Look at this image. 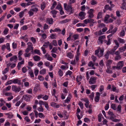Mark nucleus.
Returning <instances> with one entry per match:
<instances>
[{
	"mask_svg": "<svg viewBox=\"0 0 126 126\" xmlns=\"http://www.w3.org/2000/svg\"><path fill=\"white\" fill-rule=\"evenodd\" d=\"M64 9L67 12H70L69 15L73 14L74 12V9L69 4L67 5L66 3H64Z\"/></svg>",
	"mask_w": 126,
	"mask_h": 126,
	"instance_id": "1",
	"label": "nucleus"
},
{
	"mask_svg": "<svg viewBox=\"0 0 126 126\" xmlns=\"http://www.w3.org/2000/svg\"><path fill=\"white\" fill-rule=\"evenodd\" d=\"M27 45L28 46L27 48H26L25 51L27 53H28L30 50H33V45L32 43L30 42H29L27 43Z\"/></svg>",
	"mask_w": 126,
	"mask_h": 126,
	"instance_id": "2",
	"label": "nucleus"
},
{
	"mask_svg": "<svg viewBox=\"0 0 126 126\" xmlns=\"http://www.w3.org/2000/svg\"><path fill=\"white\" fill-rule=\"evenodd\" d=\"M21 90V88L19 87H17V86L14 85L12 86V90L16 93L19 92Z\"/></svg>",
	"mask_w": 126,
	"mask_h": 126,
	"instance_id": "3",
	"label": "nucleus"
},
{
	"mask_svg": "<svg viewBox=\"0 0 126 126\" xmlns=\"http://www.w3.org/2000/svg\"><path fill=\"white\" fill-rule=\"evenodd\" d=\"M96 78L95 77H92L90 78L89 81V83L90 84H94L96 82Z\"/></svg>",
	"mask_w": 126,
	"mask_h": 126,
	"instance_id": "4",
	"label": "nucleus"
},
{
	"mask_svg": "<svg viewBox=\"0 0 126 126\" xmlns=\"http://www.w3.org/2000/svg\"><path fill=\"white\" fill-rule=\"evenodd\" d=\"M124 63L123 61H120L117 64V68L118 69H121L124 66Z\"/></svg>",
	"mask_w": 126,
	"mask_h": 126,
	"instance_id": "5",
	"label": "nucleus"
},
{
	"mask_svg": "<svg viewBox=\"0 0 126 126\" xmlns=\"http://www.w3.org/2000/svg\"><path fill=\"white\" fill-rule=\"evenodd\" d=\"M93 11L94 10L92 9H91L88 11V17L89 18H92L94 17V15L93 14Z\"/></svg>",
	"mask_w": 126,
	"mask_h": 126,
	"instance_id": "6",
	"label": "nucleus"
},
{
	"mask_svg": "<svg viewBox=\"0 0 126 126\" xmlns=\"http://www.w3.org/2000/svg\"><path fill=\"white\" fill-rule=\"evenodd\" d=\"M105 38V35H103L99 37L98 39L99 41L98 42V44H102L103 42V40Z\"/></svg>",
	"mask_w": 126,
	"mask_h": 126,
	"instance_id": "7",
	"label": "nucleus"
},
{
	"mask_svg": "<svg viewBox=\"0 0 126 126\" xmlns=\"http://www.w3.org/2000/svg\"><path fill=\"white\" fill-rule=\"evenodd\" d=\"M100 96V94L99 92L96 93V96L94 97V100L96 102L99 101Z\"/></svg>",
	"mask_w": 126,
	"mask_h": 126,
	"instance_id": "8",
	"label": "nucleus"
},
{
	"mask_svg": "<svg viewBox=\"0 0 126 126\" xmlns=\"http://www.w3.org/2000/svg\"><path fill=\"white\" fill-rule=\"evenodd\" d=\"M85 13L83 12H80L79 14V16L80 17L81 20H83L85 18Z\"/></svg>",
	"mask_w": 126,
	"mask_h": 126,
	"instance_id": "9",
	"label": "nucleus"
},
{
	"mask_svg": "<svg viewBox=\"0 0 126 126\" xmlns=\"http://www.w3.org/2000/svg\"><path fill=\"white\" fill-rule=\"evenodd\" d=\"M30 96H31L29 95H25L23 96V97L25 101H29L30 99Z\"/></svg>",
	"mask_w": 126,
	"mask_h": 126,
	"instance_id": "10",
	"label": "nucleus"
},
{
	"mask_svg": "<svg viewBox=\"0 0 126 126\" xmlns=\"http://www.w3.org/2000/svg\"><path fill=\"white\" fill-rule=\"evenodd\" d=\"M112 61L111 60H108L106 63V65L109 67L110 68V65L112 63Z\"/></svg>",
	"mask_w": 126,
	"mask_h": 126,
	"instance_id": "11",
	"label": "nucleus"
},
{
	"mask_svg": "<svg viewBox=\"0 0 126 126\" xmlns=\"http://www.w3.org/2000/svg\"><path fill=\"white\" fill-rule=\"evenodd\" d=\"M50 12L51 13V14L53 15V17L54 18H55L56 17V14H57V11H56L55 10H52Z\"/></svg>",
	"mask_w": 126,
	"mask_h": 126,
	"instance_id": "12",
	"label": "nucleus"
},
{
	"mask_svg": "<svg viewBox=\"0 0 126 126\" xmlns=\"http://www.w3.org/2000/svg\"><path fill=\"white\" fill-rule=\"evenodd\" d=\"M12 82L14 84L17 83L18 85H20L21 84L20 80L17 79H14L12 80Z\"/></svg>",
	"mask_w": 126,
	"mask_h": 126,
	"instance_id": "13",
	"label": "nucleus"
},
{
	"mask_svg": "<svg viewBox=\"0 0 126 126\" xmlns=\"http://www.w3.org/2000/svg\"><path fill=\"white\" fill-rule=\"evenodd\" d=\"M34 60L36 61H38L40 60V57L37 55H35L33 57Z\"/></svg>",
	"mask_w": 126,
	"mask_h": 126,
	"instance_id": "14",
	"label": "nucleus"
},
{
	"mask_svg": "<svg viewBox=\"0 0 126 126\" xmlns=\"http://www.w3.org/2000/svg\"><path fill=\"white\" fill-rule=\"evenodd\" d=\"M24 62V60H22L21 62H19L18 64L17 67L18 70H19L21 67V64H23Z\"/></svg>",
	"mask_w": 126,
	"mask_h": 126,
	"instance_id": "15",
	"label": "nucleus"
},
{
	"mask_svg": "<svg viewBox=\"0 0 126 126\" xmlns=\"http://www.w3.org/2000/svg\"><path fill=\"white\" fill-rule=\"evenodd\" d=\"M66 56L70 59H72L73 58L74 55L71 52H69L67 53Z\"/></svg>",
	"mask_w": 126,
	"mask_h": 126,
	"instance_id": "16",
	"label": "nucleus"
},
{
	"mask_svg": "<svg viewBox=\"0 0 126 126\" xmlns=\"http://www.w3.org/2000/svg\"><path fill=\"white\" fill-rule=\"evenodd\" d=\"M125 32L124 30H122L119 33V35L120 37H122L125 35Z\"/></svg>",
	"mask_w": 126,
	"mask_h": 126,
	"instance_id": "17",
	"label": "nucleus"
},
{
	"mask_svg": "<svg viewBox=\"0 0 126 126\" xmlns=\"http://www.w3.org/2000/svg\"><path fill=\"white\" fill-rule=\"evenodd\" d=\"M40 88L38 86H36L34 88L33 90L34 92H36L38 91H40Z\"/></svg>",
	"mask_w": 126,
	"mask_h": 126,
	"instance_id": "18",
	"label": "nucleus"
},
{
	"mask_svg": "<svg viewBox=\"0 0 126 126\" xmlns=\"http://www.w3.org/2000/svg\"><path fill=\"white\" fill-rule=\"evenodd\" d=\"M47 22L50 24H52L53 23V20L52 18H48L47 19Z\"/></svg>",
	"mask_w": 126,
	"mask_h": 126,
	"instance_id": "19",
	"label": "nucleus"
},
{
	"mask_svg": "<svg viewBox=\"0 0 126 126\" xmlns=\"http://www.w3.org/2000/svg\"><path fill=\"white\" fill-rule=\"evenodd\" d=\"M105 9L106 10H109L110 11L112 10V9L110 7L109 5H106L104 7Z\"/></svg>",
	"mask_w": 126,
	"mask_h": 126,
	"instance_id": "20",
	"label": "nucleus"
},
{
	"mask_svg": "<svg viewBox=\"0 0 126 126\" xmlns=\"http://www.w3.org/2000/svg\"><path fill=\"white\" fill-rule=\"evenodd\" d=\"M82 78V76L80 75L79 77L78 76L76 78V80L78 82H79L80 81H81V80Z\"/></svg>",
	"mask_w": 126,
	"mask_h": 126,
	"instance_id": "21",
	"label": "nucleus"
},
{
	"mask_svg": "<svg viewBox=\"0 0 126 126\" xmlns=\"http://www.w3.org/2000/svg\"><path fill=\"white\" fill-rule=\"evenodd\" d=\"M9 70V67H7L6 68L2 71V74H5L6 73H7V72Z\"/></svg>",
	"mask_w": 126,
	"mask_h": 126,
	"instance_id": "22",
	"label": "nucleus"
},
{
	"mask_svg": "<svg viewBox=\"0 0 126 126\" xmlns=\"http://www.w3.org/2000/svg\"><path fill=\"white\" fill-rule=\"evenodd\" d=\"M119 41V42L122 44H124L125 43V41L124 39H121L119 37H118L117 39Z\"/></svg>",
	"mask_w": 126,
	"mask_h": 126,
	"instance_id": "23",
	"label": "nucleus"
},
{
	"mask_svg": "<svg viewBox=\"0 0 126 126\" xmlns=\"http://www.w3.org/2000/svg\"><path fill=\"white\" fill-rule=\"evenodd\" d=\"M117 29V27H115L113 30L111 31L110 33H111L112 34H113L116 32Z\"/></svg>",
	"mask_w": 126,
	"mask_h": 126,
	"instance_id": "24",
	"label": "nucleus"
},
{
	"mask_svg": "<svg viewBox=\"0 0 126 126\" xmlns=\"http://www.w3.org/2000/svg\"><path fill=\"white\" fill-rule=\"evenodd\" d=\"M17 59V56L16 55H14L10 58V61H12L14 60H16Z\"/></svg>",
	"mask_w": 126,
	"mask_h": 126,
	"instance_id": "25",
	"label": "nucleus"
},
{
	"mask_svg": "<svg viewBox=\"0 0 126 126\" xmlns=\"http://www.w3.org/2000/svg\"><path fill=\"white\" fill-rule=\"evenodd\" d=\"M46 69H44L40 71V74H44L46 73Z\"/></svg>",
	"mask_w": 126,
	"mask_h": 126,
	"instance_id": "26",
	"label": "nucleus"
},
{
	"mask_svg": "<svg viewBox=\"0 0 126 126\" xmlns=\"http://www.w3.org/2000/svg\"><path fill=\"white\" fill-rule=\"evenodd\" d=\"M62 8V7L61 6V4L60 3L58 4L57 5L56 7V9H58L59 10Z\"/></svg>",
	"mask_w": 126,
	"mask_h": 126,
	"instance_id": "27",
	"label": "nucleus"
},
{
	"mask_svg": "<svg viewBox=\"0 0 126 126\" xmlns=\"http://www.w3.org/2000/svg\"><path fill=\"white\" fill-rule=\"evenodd\" d=\"M94 20L93 19L89 18L88 20V23H93V24L96 23V22H94Z\"/></svg>",
	"mask_w": 126,
	"mask_h": 126,
	"instance_id": "28",
	"label": "nucleus"
},
{
	"mask_svg": "<svg viewBox=\"0 0 126 126\" xmlns=\"http://www.w3.org/2000/svg\"><path fill=\"white\" fill-rule=\"evenodd\" d=\"M71 96L70 95H69V97H67L66 99L65 100V102L66 103H68L69 102L71 99Z\"/></svg>",
	"mask_w": 126,
	"mask_h": 126,
	"instance_id": "29",
	"label": "nucleus"
},
{
	"mask_svg": "<svg viewBox=\"0 0 126 126\" xmlns=\"http://www.w3.org/2000/svg\"><path fill=\"white\" fill-rule=\"evenodd\" d=\"M29 73L30 75V76L31 77H34L33 73L32 70H29Z\"/></svg>",
	"mask_w": 126,
	"mask_h": 126,
	"instance_id": "30",
	"label": "nucleus"
},
{
	"mask_svg": "<svg viewBox=\"0 0 126 126\" xmlns=\"http://www.w3.org/2000/svg\"><path fill=\"white\" fill-rule=\"evenodd\" d=\"M103 50L102 49L100 50L99 54L98 55V57H101L103 55Z\"/></svg>",
	"mask_w": 126,
	"mask_h": 126,
	"instance_id": "31",
	"label": "nucleus"
},
{
	"mask_svg": "<svg viewBox=\"0 0 126 126\" xmlns=\"http://www.w3.org/2000/svg\"><path fill=\"white\" fill-rule=\"evenodd\" d=\"M57 35L55 34H51L50 36V37L51 39H56Z\"/></svg>",
	"mask_w": 126,
	"mask_h": 126,
	"instance_id": "32",
	"label": "nucleus"
},
{
	"mask_svg": "<svg viewBox=\"0 0 126 126\" xmlns=\"http://www.w3.org/2000/svg\"><path fill=\"white\" fill-rule=\"evenodd\" d=\"M102 13L101 12H99L98 13L97 16V19H98L99 18L102 17Z\"/></svg>",
	"mask_w": 126,
	"mask_h": 126,
	"instance_id": "33",
	"label": "nucleus"
},
{
	"mask_svg": "<svg viewBox=\"0 0 126 126\" xmlns=\"http://www.w3.org/2000/svg\"><path fill=\"white\" fill-rule=\"evenodd\" d=\"M94 95V93L93 92L91 94L89 95L90 98L91 100H93V99Z\"/></svg>",
	"mask_w": 126,
	"mask_h": 126,
	"instance_id": "34",
	"label": "nucleus"
},
{
	"mask_svg": "<svg viewBox=\"0 0 126 126\" xmlns=\"http://www.w3.org/2000/svg\"><path fill=\"white\" fill-rule=\"evenodd\" d=\"M113 28V26L112 25H110V29L109 31H108L107 32L108 33H110L111 31L112 30V29Z\"/></svg>",
	"mask_w": 126,
	"mask_h": 126,
	"instance_id": "35",
	"label": "nucleus"
},
{
	"mask_svg": "<svg viewBox=\"0 0 126 126\" xmlns=\"http://www.w3.org/2000/svg\"><path fill=\"white\" fill-rule=\"evenodd\" d=\"M94 65V64L91 61L89 62L88 64V66L89 67H93Z\"/></svg>",
	"mask_w": 126,
	"mask_h": 126,
	"instance_id": "36",
	"label": "nucleus"
},
{
	"mask_svg": "<svg viewBox=\"0 0 126 126\" xmlns=\"http://www.w3.org/2000/svg\"><path fill=\"white\" fill-rule=\"evenodd\" d=\"M70 20L68 19H66L64 20H63L61 21V23H66L68 21H70Z\"/></svg>",
	"mask_w": 126,
	"mask_h": 126,
	"instance_id": "37",
	"label": "nucleus"
},
{
	"mask_svg": "<svg viewBox=\"0 0 126 126\" xmlns=\"http://www.w3.org/2000/svg\"><path fill=\"white\" fill-rule=\"evenodd\" d=\"M121 58V55H116L115 57V61L120 60Z\"/></svg>",
	"mask_w": 126,
	"mask_h": 126,
	"instance_id": "38",
	"label": "nucleus"
},
{
	"mask_svg": "<svg viewBox=\"0 0 126 126\" xmlns=\"http://www.w3.org/2000/svg\"><path fill=\"white\" fill-rule=\"evenodd\" d=\"M46 7V4L44 3H43L42 4H41V9L42 10H43Z\"/></svg>",
	"mask_w": 126,
	"mask_h": 126,
	"instance_id": "39",
	"label": "nucleus"
},
{
	"mask_svg": "<svg viewBox=\"0 0 126 126\" xmlns=\"http://www.w3.org/2000/svg\"><path fill=\"white\" fill-rule=\"evenodd\" d=\"M28 13L30 16H32L34 14V13L31 10V9H30V10L28 11Z\"/></svg>",
	"mask_w": 126,
	"mask_h": 126,
	"instance_id": "40",
	"label": "nucleus"
},
{
	"mask_svg": "<svg viewBox=\"0 0 126 126\" xmlns=\"http://www.w3.org/2000/svg\"><path fill=\"white\" fill-rule=\"evenodd\" d=\"M121 110V106L120 105H118L117 108V111H118L119 112H120Z\"/></svg>",
	"mask_w": 126,
	"mask_h": 126,
	"instance_id": "41",
	"label": "nucleus"
},
{
	"mask_svg": "<svg viewBox=\"0 0 126 126\" xmlns=\"http://www.w3.org/2000/svg\"><path fill=\"white\" fill-rule=\"evenodd\" d=\"M6 45L7 49L9 51H10L11 50L10 48L9 44L8 43H7L6 44Z\"/></svg>",
	"mask_w": 126,
	"mask_h": 126,
	"instance_id": "42",
	"label": "nucleus"
},
{
	"mask_svg": "<svg viewBox=\"0 0 126 126\" xmlns=\"http://www.w3.org/2000/svg\"><path fill=\"white\" fill-rule=\"evenodd\" d=\"M37 110L38 111L40 112H43L44 110L42 106H40L38 108Z\"/></svg>",
	"mask_w": 126,
	"mask_h": 126,
	"instance_id": "43",
	"label": "nucleus"
},
{
	"mask_svg": "<svg viewBox=\"0 0 126 126\" xmlns=\"http://www.w3.org/2000/svg\"><path fill=\"white\" fill-rule=\"evenodd\" d=\"M59 75L60 77H62L63 75V72L60 69L58 72Z\"/></svg>",
	"mask_w": 126,
	"mask_h": 126,
	"instance_id": "44",
	"label": "nucleus"
},
{
	"mask_svg": "<svg viewBox=\"0 0 126 126\" xmlns=\"http://www.w3.org/2000/svg\"><path fill=\"white\" fill-rule=\"evenodd\" d=\"M111 108L114 110H116L115 104H112L111 106Z\"/></svg>",
	"mask_w": 126,
	"mask_h": 126,
	"instance_id": "45",
	"label": "nucleus"
},
{
	"mask_svg": "<svg viewBox=\"0 0 126 126\" xmlns=\"http://www.w3.org/2000/svg\"><path fill=\"white\" fill-rule=\"evenodd\" d=\"M38 114L39 117L40 118H44L45 117L43 113H38Z\"/></svg>",
	"mask_w": 126,
	"mask_h": 126,
	"instance_id": "46",
	"label": "nucleus"
},
{
	"mask_svg": "<svg viewBox=\"0 0 126 126\" xmlns=\"http://www.w3.org/2000/svg\"><path fill=\"white\" fill-rule=\"evenodd\" d=\"M78 104L81 108L83 109V103L80 101H79Z\"/></svg>",
	"mask_w": 126,
	"mask_h": 126,
	"instance_id": "47",
	"label": "nucleus"
},
{
	"mask_svg": "<svg viewBox=\"0 0 126 126\" xmlns=\"http://www.w3.org/2000/svg\"><path fill=\"white\" fill-rule=\"evenodd\" d=\"M52 44L55 46H57V42L55 40H53Z\"/></svg>",
	"mask_w": 126,
	"mask_h": 126,
	"instance_id": "48",
	"label": "nucleus"
},
{
	"mask_svg": "<svg viewBox=\"0 0 126 126\" xmlns=\"http://www.w3.org/2000/svg\"><path fill=\"white\" fill-rule=\"evenodd\" d=\"M91 4L92 5H94L96 4L97 3V2L95 0H92L91 1Z\"/></svg>",
	"mask_w": 126,
	"mask_h": 126,
	"instance_id": "49",
	"label": "nucleus"
},
{
	"mask_svg": "<svg viewBox=\"0 0 126 126\" xmlns=\"http://www.w3.org/2000/svg\"><path fill=\"white\" fill-rule=\"evenodd\" d=\"M73 37L75 40H76L78 39L79 35L77 34H74L73 36Z\"/></svg>",
	"mask_w": 126,
	"mask_h": 126,
	"instance_id": "50",
	"label": "nucleus"
},
{
	"mask_svg": "<svg viewBox=\"0 0 126 126\" xmlns=\"http://www.w3.org/2000/svg\"><path fill=\"white\" fill-rule=\"evenodd\" d=\"M34 53L38 55H40V51L39 50L35 49L34 50Z\"/></svg>",
	"mask_w": 126,
	"mask_h": 126,
	"instance_id": "51",
	"label": "nucleus"
},
{
	"mask_svg": "<svg viewBox=\"0 0 126 126\" xmlns=\"http://www.w3.org/2000/svg\"><path fill=\"white\" fill-rule=\"evenodd\" d=\"M54 82L52 83V84L54 87H56L57 86L56 80L54 79Z\"/></svg>",
	"mask_w": 126,
	"mask_h": 126,
	"instance_id": "52",
	"label": "nucleus"
},
{
	"mask_svg": "<svg viewBox=\"0 0 126 126\" xmlns=\"http://www.w3.org/2000/svg\"><path fill=\"white\" fill-rule=\"evenodd\" d=\"M45 103V102H44L42 100H40L39 101V104L40 105V106H42V105H44Z\"/></svg>",
	"mask_w": 126,
	"mask_h": 126,
	"instance_id": "53",
	"label": "nucleus"
},
{
	"mask_svg": "<svg viewBox=\"0 0 126 126\" xmlns=\"http://www.w3.org/2000/svg\"><path fill=\"white\" fill-rule=\"evenodd\" d=\"M31 39L32 42L34 44L36 43V40L33 37H31Z\"/></svg>",
	"mask_w": 126,
	"mask_h": 126,
	"instance_id": "54",
	"label": "nucleus"
},
{
	"mask_svg": "<svg viewBox=\"0 0 126 126\" xmlns=\"http://www.w3.org/2000/svg\"><path fill=\"white\" fill-rule=\"evenodd\" d=\"M38 79L41 81H43L44 79L42 76H38Z\"/></svg>",
	"mask_w": 126,
	"mask_h": 126,
	"instance_id": "55",
	"label": "nucleus"
},
{
	"mask_svg": "<svg viewBox=\"0 0 126 126\" xmlns=\"http://www.w3.org/2000/svg\"><path fill=\"white\" fill-rule=\"evenodd\" d=\"M6 96L12 95V93L10 92L5 93L4 94Z\"/></svg>",
	"mask_w": 126,
	"mask_h": 126,
	"instance_id": "56",
	"label": "nucleus"
},
{
	"mask_svg": "<svg viewBox=\"0 0 126 126\" xmlns=\"http://www.w3.org/2000/svg\"><path fill=\"white\" fill-rule=\"evenodd\" d=\"M91 58L94 62L96 59V57L93 55L92 56Z\"/></svg>",
	"mask_w": 126,
	"mask_h": 126,
	"instance_id": "57",
	"label": "nucleus"
},
{
	"mask_svg": "<svg viewBox=\"0 0 126 126\" xmlns=\"http://www.w3.org/2000/svg\"><path fill=\"white\" fill-rule=\"evenodd\" d=\"M114 42L115 43V44L116 45V46L118 47H119V44L117 41L116 40H114Z\"/></svg>",
	"mask_w": 126,
	"mask_h": 126,
	"instance_id": "58",
	"label": "nucleus"
},
{
	"mask_svg": "<svg viewBox=\"0 0 126 126\" xmlns=\"http://www.w3.org/2000/svg\"><path fill=\"white\" fill-rule=\"evenodd\" d=\"M31 9L33 11L35 12H37L38 11V9L36 8H33Z\"/></svg>",
	"mask_w": 126,
	"mask_h": 126,
	"instance_id": "59",
	"label": "nucleus"
},
{
	"mask_svg": "<svg viewBox=\"0 0 126 126\" xmlns=\"http://www.w3.org/2000/svg\"><path fill=\"white\" fill-rule=\"evenodd\" d=\"M8 29L7 28H6L5 29L3 32V33L5 35L7 34L8 32Z\"/></svg>",
	"mask_w": 126,
	"mask_h": 126,
	"instance_id": "60",
	"label": "nucleus"
},
{
	"mask_svg": "<svg viewBox=\"0 0 126 126\" xmlns=\"http://www.w3.org/2000/svg\"><path fill=\"white\" fill-rule=\"evenodd\" d=\"M48 25H47L46 24H45L44 26V29L45 30H47L48 28Z\"/></svg>",
	"mask_w": 126,
	"mask_h": 126,
	"instance_id": "61",
	"label": "nucleus"
},
{
	"mask_svg": "<svg viewBox=\"0 0 126 126\" xmlns=\"http://www.w3.org/2000/svg\"><path fill=\"white\" fill-rule=\"evenodd\" d=\"M104 90V86L103 85H101L100 86L99 91L100 92H101Z\"/></svg>",
	"mask_w": 126,
	"mask_h": 126,
	"instance_id": "62",
	"label": "nucleus"
},
{
	"mask_svg": "<svg viewBox=\"0 0 126 126\" xmlns=\"http://www.w3.org/2000/svg\"><path fill=\"white\" fill-rule=\"evenodd\" d=\"M41 120L40 119H36L35 120L34 123H39L41 122Z\"/></svg>",
	"mask_w": 126,
	"mask_h": 126,
	"instance_id": "63",
	"label": "nucleus"
},
{
	"mask_svg": "<svg viewBox=\"0 0 126 126\" xmlns=\"http://www.w3.org/2000/svg\"><path fill=\"white\" fill-rule=\"evenodd\" d=\"M47 59L49 61H51L53 60L52 57L51 56H48L47 58Z\"/></svg>",
	"mask_w": 126,
	"mask_h": 126,
	"instance_id": "64",
	"label": "nucleus"
}]
</instances>
